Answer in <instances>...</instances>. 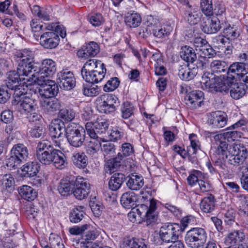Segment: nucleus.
Listing matches in <instances>:
<instances>
[{"label": "nucleus", "instance_id": "f257e3e1", "mask_svg": "<svg viewBox=\"0 0 248 248\" xmlns=\"http://www.w3.org/2000/svg\"><path fill=\"white\" fill-rule=\"evenodd\" d=\"M208 136L214 138L217 146L215 154L216 159L214 165L223 172L229 171V165L239 166L242 164L248 155V148L243 144H228L221 134L209 132Z\"/></svg>", "mask_w": 248, "mask_h": 248}, {"label": "nucleus", "instance_id": "f03ea898", "mask_svg": "<svg viewBox=\"0 0 248 248\" xmlns=\"http://www.w3.org/2000/svg\"><path fill=\"white\" fill-rule=\"evenodd\" d=\"M226 79L216 77L213 74L206 72L202 76V81L205 87L212 92L228 93L231 80H237L248 73V63L236 62L228 67Z\"/></svg>", "mask_w": 248, "mask_h": 248}, {"label": "nucleus", "instance_id": "7ed1b4c3", "mask_svg": "<svg viewBox=\"0 0 248 248\" xmlns=\"http://www.w3.org/2000/svg\"><path fill=\"white\" fill-rule=\"evenodd\" d=\"M36 157L43 164L51 163L57 169H62L67 164L66 158L60 150L54 149L48 140H43L38 143Z\"/></svg>", "mask_w": 248, "mask_h": 248}, {"label": "nucleus", "instance_id": "20e7f679", "mask_svg": "<svg viewBox=\"0 0 248 248\" xmlns=\"http://www.w3.org/2000/svg\"><path fill=\"white\" fill-rule=\"evenodd\" d=\"M156 208V200L152 199L150 201L149 206L141 204L132 208L131 211L128 214V217L133 223L142 220L146 221L147 225H149L157 220Z\"/></svg>", "mask_w": 248, "mask_h": 248}, {"label": "nucleus", "instance_id": "39448f33", "mask_svg": "<svg viewBox=\"0 0 248 248\" xmlns=\"http://www.w3.org/2000/svg\"><path fill=\"white\" fill-rule=\"evenodd\" d=\"M34 83L31 87L34 93L38 92L42 96L46 98L53 97L57 95L59 88L55 81L48 79H34Z\"/></svg>", "mask_w": 248, "mask_h": 248}, {"label": "nucleus", "instance_id": "423d86ee", "mask_svg": "<svg viewBox=\"0 0 248 248\" xmlns=\"http://www.w3.org/2000/svg\"><path fill=\"white\" fill-rule=\"evenodd\" d=\"M27 89L16 90L13 93L12 103L16 105L20 103L21 111L25 113L33 111L37 108V102L35 99L27 96Z\"/></svg>", "mask_w": 248, "mask_h": 248}, {"label": "nucleus", "instance_id": "0eeeda50", "mask_svg": "<svg viewBox=\"0 0 248 248\" xmlns=\"http://www.w3.org/2000/svg\"><path fill=\"white\" fill-rule=\"evenodd\" d=\"M29 155L27 147L23 144H15L10 151V156L6 161V164L10 170L17 168L25 161Z\"/></svg>", "mask_w": 248, "mask_h": 248}, {"label": "nucleus", "instance_id": "6e6552de", "mask_svg": "<svg viewBox=\"0 0 248 248\" xmlns=\"http://www.w3.org/2000/svg\"><path fill=\"white\" fill-rule=\"evenodd\" d=\"M65 137L71 146L74 147H81L85 139V131L75 123H71L67 125Z\"/></svg>", "mask_w": 248, "mask_h": 248}, {"label": "nucleus", "instance_id": "1a4fd4ad", "mask_svg": "<svg viewBox=\"0 0 248 248\" xmlns=\"http://www.w3.org/2000/svg\"><path fill=\"white\" fill-rule=\"evenodd\" d=\"M207 238L205 231L202 228H193L186 233L185 241L191 248H199L204 245Z\"/></svg>", "mask_w": 248, "mask_h": 248}, {"label": "nucleus", "instance_id": "9d476101", "mask_svg": "<svg viewBox=\"0 0 248 248\" xmlns=\"http://www.w3.org/2000/svg\"><path fill=\"white\" fill-rule=\"evenodd\" d=\"M181 230V227L178 224L166 223L160 227L159 236L162 242L169 243L178 239Z\"/></svg>", "mask_w": 248, "mask_h": 248}, {"label": "nucleus", "instance_id": "9b49d317", "mask_svg": "<svg viewBox=\"0 0 248 248\" xmlns=\"http://www.w3.org/2000/svg\"><path fill=\"white\" fill-rule=\"evenodd\" d=\"M108 127V124L104 119L98 120L94 123L87 122L85 124L87 134L90 138L102 137L106 134Z\"/></svg>", "mask_w": 248, "mask_h": 248}, {"label": "nucleus", "instance_id": "f8f14e48", "mask_svg": "<svg viewBox=\"0 0 248 248\" xmlns=\"http://www.w3.org/2000/svg\"><path fill=\"white\" fill-rule=\"evenodd\" d=\"M25 80L24 77H21L18 73L16 71H11L7 74V78L5 80V84L7 88L11 90L19 89H27L28 86L25 85V82L24 81L22 84L19 83L21 81Z\"/></svg>", "mask_w": 248, "mask_h": 248}, {"label": "nucleus", "instance_id": "ddd939ff", "mask_svg": "<svg viewBox=\"0 0 248 248\" xmlns=\"http://www.w3.org/2000/svg\"><path fill=\"white\" fill-rule=\"evenodd\" d=\"M101 102L99 103V108L105 113L113 112L119 105L118 98L113 94H106L100 97Z\"/></svg>", "mask_w": 248, "mask_h": 248}, {"label": "nucleus", "instance_id": "4468645a", "mask_svg": "<svg viewBox=\"0 0 248 248\" xmlns=\"http://www.w3.org/2000/svg\"><path fill=\"white\" fill-rule=\"evenodd\" d=\"M37 70V77L35 79H48L56 71L55 62L51 59H46L42 61L41 67Z\"/></svg>", "mask_w": 248, "mask_h": 248}, {"label": "nucleus", "instance_id": "2eb2a0df", "mask_svg": "<svg viewBox=\"0 0 248 248\" xmlns=\"http://www.w3.org/2000/svg\"><path fill=\"white\" fill-rule=\"evenodd\" d=\"M76 188L73 193L75 197L80 200L87 198L90 191V185L88 181L83 177H78L75 181Z\"/></svg>", "mask_w": 248, "mask_h": 248}, {"label": "nucleus", "instance_id": "dca6fc26", "mask_svg": "<svg viewBox=\"0 0 248 248\" xmlns=\"http://www.w3.org/2000/svg\"><path fill=\"white\" fill-rule=\"evenodd\" d=\"M57 82L61 88L65 90H70L76 85V79L72 72L62 70L58 73Z\"/></svg>", "mask_w": 248, "mask_h": 248}, {"label": "nucleus", "instance_id": "f3484780", "mask_svg": "<svg viewBox=\"0 0 248 248\" xmlns=\"http://www.w3.org/2000/svg\"><path fill=\"white\" fill-rule=\"evenodd\" d=\"M40 44L45 48L52 49L59 44L60 38L58 34L54 31H46L40 36Z\"/></svg>", "mask_w": 248, "mask_h": 248}, {"label": "nucleus", "instance_id": "a211bd4d", "mask_svg": "<svg viewBox=\"0 0 248 248\" xmlns=\"http://www.w3.org/2000/svg\"><path fill=\"white\" fill-rule=\"evenodd\" d=\"M38 67L35 65L33 62H18L16 72L22 77L31 76L33 80L37 77Z\"/></svg>", "mask_w": 248, "mask_h": 248}, {"label": "nucleus", "instance_id": "6ab92c4d", "mask_svg": "<svg viewBox=\"0 0 248 248\" xmlns=\"http://www.w3.org/2000/svg\"><path fill=\"white\" fill-rule=\"evenodd\" d=\"M228 116L223 111L212 112L209 118L208 123L213 127L217 128L224 127L227 124Z\"/></svg>", "mask_w": 248, "mask_h": 248}, {"label": "nucleus", "instance_id": "aec40b11", "mask_svg": "<svg viewBox=\"0 0 248 248\" xmlns=\"http://www.w3.org/2000/svg\"><path fill=\"white\" fill-rule=\"evenodd\" d=\"M49 131L50 135L52 137L61 139L65 137V133H66L67 126H65L64 122L61 120L55 119L50 126Z\"/></svg>", "mask_w": 248, "mask_h": 248}, {"label": "nucleus", "instance_id": "412c9836", "mask_svg": "<svg viewBox=\"0 0 248 248\" xmlns=\"http://www.w3.org/2000/svg\"><path fill=\"white\" fill-rule=\"evenodd\" d=\"M203 93L201 91L189 92L185 98L186 104L193 108L200 107L203 101Z\"/></svg>", "mask_w": 248, "mask_h": 248}, {"label": "nucleus", "instance_id": "4be33fe9", "mask_svg": "<svg viewBox=\"0 0 248 248\" xmlns=\"http://www.w3.org/2000/svg\"><path fill=\"white\" fill-rule=\"evenodd\" d=\"M201 29L207 34L215 33L221 28L220 20L216 17L208 18L201 24Z\"/></svg>", "mask_w": 248, "mask_h": 248}, {"label": "nucleus", "instance_id": "5701e85b", "mask_svg": "<svg viewBox=\"0 0 248 248\" xmlns=\"http://www.w3.org/2000/svg\"><path fill=\"white\" fill-rule=\"evenodd\" d=\"M245 239V235L241 231H235L229 233L225 238V244L230 246L242 247L241 243Z\"/></svg>", "mask_w": 248, "mask_h": 248}, {"label": "nucleus", "instance_id": "b1692460", "mask_svg": "<svg viewBox=\"0 0 248 248\" xmlns=\"http://www.w3.org/2000/svg\"><path fill=\"white\" fill-rule=\"evenodd\" d=\"M99 52L98 45L94 42H90L85 48L78 50L77 55L79 57L88 58L89 57H94Z\"/></svg>", "mask_w": 248, "mask_h": 248}, {"label": "nucleus", "instance_id": "393cba45", "mask_svg": "<svg viewBox=\"0 0 248 248\" xmlns=\"http://www.w3.org/2000/svg\"><path fill=\"white\" fill-rule=\"evenodd\" d=\"M104 63L96 59H89L87 60L84 64L83 66L81 68V73L82 77L83 78L95 71L98 69L101 66H103Z\"/></svg>", "mask_w": 248, "mask_h": 248}, {"label": "nucleus", "instance_id": "a878e982", "mask_svg": "<svg viewBox=\"0 0 248 248\" xmlns=\"http://www.w3.org/2000/svg\"><path fill=\"white\" fill-rule=\"evenodd\" d=\"M232 82H233L231 80V83L230 85V88H231L230 91L231 97L235 100L242 98L246 94L248 88L247 85L242 82L234 84H232Z\"/></svg>", "mask_w": 248, "mask_h": 248}, {"label": "nucleus", "instance_id": "bb28decb", "mask_svg": "<svg viewBox=\"0 0 248 248\" xmlns=\"http://www.w3.org/2000/svg\"><path fill=\"white\" fill-rule=\"evenodd\" d=\"M107 69L104 64L103 66H101L98 69H96L93 72L85 76L83 79L87 82L91 83H97L101 82L104 78Z\"/></svg>", "mask_w": 248, "mask_h": 248}, {"label": "nucleus", "instance_id": "cd10ccee", "mask_svg": "<svg viewBox=\"0 0 248 248\" xmlns=\"http://www.w3.org/2000/svg\"><path fill=\"white\" fill-rule=\"evenodd\" d=\"M124 160V157L122 156V153H118L115 157L108 159L106 163L105 167L107 172L111 174L116 171Z\"/></svg>", "mask_w": 248, "mask_h": 248}, {"label": "nucleus", "instance_id": "c85d7f7f", "mask_svg": "<svg viewBox=\"0 0 248 248\" xmlns=\"http://www.w3.org/2000/svg\"><path fill=\"white\" fill-rule=\"evenodd\" d=\"M40 167L36 162H28L24 165L21 168V172L20 173L22 177H31L37 174L39 171Z\"/></svg>", "mask_w": 248, "mask_h": 248}, {"label": "nucleus", "instance_id": "c756f323", "mask_svg": "<svg viewBox=\"0 0 248 248\" xmlns=\"http://www.w3.org/2000/svg\"><path fill=\"white\" fill-rule=\"evenodd\" d=\"M126 178L128 179L126 186L131 190H139L144 185L142 177L139 175L132 173L126 177Z\"/></svg>", "mask_w": 248, "mask_h": 248}, {"label": "nucleus", "instance_id": "7c9ffc66", "mask_svg": "<svg viewBox=\"0 0 248 248\" xmlns=\"http://www.w3.org/2000/svg\"><path fill=\"white\" fill-rule=\"evenodd\" d=\"M90 138L91 140L87 145L86 151L87 154L93 155L101 149V142L104 141V138L97 137Z\"/></svg>", "mask_w": 248, "mask_h": 248}, {"label": "nucleus", "instance_id": "2f4dec72", "mask_svg": "<svg viewBox=\"0 0 248 248\" xmlns=\"http://www.w3.org/2000/svg\"><path fill=\"white\" fill-rule=\"evenodd\" d=\"M75 187V182L68 179H62L58 186V190L62 196H67L73 191Z\"/></svg>", "mask_w": 248, "mask_h": 248}, {"label": "nucleus", "instance_id": "473e14b6", "mask_svg": "<svg viewBox=\"0 0 248 248\" xmlns=\"http://www.w3.org/2000/svg\"><path fill=\"white\" fill-rule=\"evenodd\" d=\"M202 14L196 8H192L189 6L188 9L185 12V18L190 25H196L201 20Z\"/></svg>", "mask_w": 248, "mask_h": 248}, {"label": "nucleus", "instance_id": "72a5a7b5", "mask_svg": "<svg viewBox=\"0 0 248 248\" xmlns=\"http://www.w3.org/2000/svg\"><path fill=\"white\" fill-rule=\"evenodd\" d=\"M180 57L185 61L192 64L197 60V55L194 49L187 46L181 48Z\"/></svg>", "mask_w": 248, "mask_h": 248}, {"label": "nucleus", "instance_id": "f704fd0d", "mask_svg": "<svg viewBox=\"0 0 248 248\" xmlns=\"http://www.w3.org/2000/svg\"><path fill=\"white\" fill-rule=\"evenodd\" d=\"M215 199L212 194H208L201 201L200 208L201 210L206 213H210L215 209Z\"/></svg>", "mask_w": 248, "mask_h": 248}, {"label": "nucleus", "instance_id": "c9c22d12", "mask_svg": "<svg viewBox=\"0 0 248 248\" xmlns=\"http://www.w3.org/2000/svg\"><path fill=\"white\" fill-rule=\"evenodd\" d=\"M126 177L122 173H115L111 176L108 182V187L113 191L119 189L124 181Z\"/></svg>", "mask_w": 248, "mask_h": 248}, {"label": "nucleus", "instance_id": "e433bc0d", "mask_svg": "<svg viewBox=\"0 0 248 248\" xmlns=\"http://www.w3.org/2000/svg\"><path fill=\"white\" fill-rule=\"evenodd\" d=\"M137 198L134 193L127 192L124 193L121 198V203L122 206L127 209L135 207Z\"/></svg>", "mask_w": 248, "mask_h": 248}, {"label": "nucleus", "instance_id": "4c0bfd02", "mask_svg": "<svg viewBox=\"0 0 248 248\" xmlns=\"http://www.w3.org/2000/svg\"><path fill=\"white\" fill-rule=\"evenodd\" d=\"M18 191L21 197L28 201H33L37 196V191L27 185L19 187Z\"/></svg>", "mask_w": 248, "mask_h": 248}, {"label": "nucleus", "instance_id": "58836bf2", "mask_svg": "<svg viewBox=\"0 0 248 248\" xmlns=\"http://www.w3.org/2000/svg\"><path fill=\"white\" fill-rule=\"evenodd\" d=\"M198 73V68H187L186 66H180L178 75L184 80L188 81L193 79Z\"/></svg>", "mask_w": 248, "mask_h": 248}, {"label": "nucleus", "instance_id": "ea45409f", "mask_svg": "<svg viewBox=\"0 0 248 248\" xmlns=\"http://www.w3.org/2000/svg\"><path fill=\"white\" fill-rule=\"evenodd\" d=\"M42 106L45 111L51 113L60 109L61 103L57 99L50 97L44 100Z\"/></svg>", "mask_w": 248, "mask_h": 248}, {"label": "nucleus", "instance_id": "a19ab883", "mask_svg": "<svg viewBox=\"0 0 248 248\" xmlns=\"http://www.w3.org/2000/svg\"><path fill=\"white\" fill-rule=\"evenodd\" d=\"M121 248H148L144 239H124Z\"/></svg>", "mask_w": 248, "mask_h": 248}, {"label": "nucleus", "instance_id": "79ce46f5", "mask_svg": "<svg viewBox=\"0 0 248 248\" xmlns=\"http://www.w3.org/2000/svg\"><path fill=\"white\" fill-rule=\"evenodd\" d=\"M126 24L131 28H136L139 26L141 22V17L140 14L135 13H128L124 17Z\"/></svg>", "mask_w": 248, "mask_h": 248}, {"label": "nucleus", "instance_id": "37998d69", "mask_svg": "<svg viewBox=\"0 0 248 248\" xmlns=\"http://www.w3.org/2000/svg\"><path fill=\"white\" fill-rule=\"evenodd\" d=\"M73 164L78 168L84 169L88 164V159L84 153H75L71 157Z\"/></svg>", "mask_w": 248, "mask_h": 248}, {"label": "nucleus", "instance_id": "c03bdc74", "mask_svg": "<svg viewBox=\"0 0 248 248\" xmlns=\"http://www.w3.org/2000/svg\"><path fill=\"white\" fill-rule=\"evenodd\" d=\"M84 207L78 206L73 208L70 214L69 219L74 223H77L81 221L84 217Z\"/></svg>", "mask_w": 248, "mask_h": 248}, {"label": "nucleus", "instance_id": "a18cd8bd", "mask_svg": "<svg viewBox=\"0 0 248 248\" xmlns=\"http://www.w3.org/2000/svg\"><path fill=\"white\" fill-rule=\"evenodd\" d=\"M210 67L212 72L220 73L228 70V64L223 61L213 60L210 64Z\"/></svg>", "mask_w": 248, "mask_h": 248}, {"label": "nucleus", "instance_id": "49530a36", "mask_svg": "<svg viewBox=\"0 0 248 248\" xmlns=\"http://www.w3.org/2000/svg\"><path fill=\"white\" fill-rule=\"evenodd\" d=\"M16 56L19 58L18 62H33L34 54L30 49H24L17 52Z\"/></svg>", "mask_w": 248, "mask_h": 248}, {"label": "nucleus", "instance_id": "de8ad7c7", "mask_svg": "<svg viewBox=\"0 0 248 248\" xmlns=\"http://www.w3.org/2000/svg\"><path fill=\"white\" fill-rule=\"evenodd\" d=\"M75 114L73 109L66 107L60 109L58 116L65 121L70 122L75 118Z\"/></svg>", "mask_w": 248, "mask_h": 248}, {"label": "nucleus", "instance_id": "09e8293b", "mask_svg": "<svg viewBox=\"0 0 248 248\" xmlns=\"http://www.w3.org/2000/svg\"><path fill=\"white\" fill-rule=\"evenodd\" d=\"M134 106L129 102H124L121 107V116L123 119H127L134 114Z\"/></svg>", "mask_w": 248, "mask_h": 248}, {"label": "nucleus", "instance_id": "8fccbe9b", "mask_svg": "<svg viewBox=\"0 0 248 248\" xmlns=\"http://www.w3.org/2000/svg\"><path fill=\"white\" fill-rule=\"evenodd\" d=\"M0 182L1 188L3 190L11 191L13 188L15 180L10 174H7L3 176Z\"/></svg>", "mask_w": 248, "mask_h": 248}, {"label": "nucleus", "instance_id": "3c124183", "mask_svg": "<svg viewBox=\"0 0 248 248\" xmlns=\"http://www.w3.org/2000/svg\"><path fill=\"white\" fill-rule=\"evenodd\" d=\"M150 34L153 35L156 38H163L168 37L170 34V31L169 29H166L164 28H158L156 26L155 28H152L149 31Z\"/></svg>", "mask_w": 248, "mask_h": 248}, {"label": "nucleus", "instance_id": "603ef678", "mask_svg": "<svg viewBox=\"0 0 248 248\" xmlns=\"http://www.w3.org/2000/svg\"><path fill=\"white\" fill-rule=\"evenodd\" d=\"M83 94L88 96H95L99 94V88L97 85H91L83 84L82 87Z\"/></svg>", "mask_w": 248, "mask_h": 248}, {"label": "nucleus", "instance_id": "864d4df0", "mask_svg": "<svg viewBox=\"0 0 248 248\" xmlns=\"http://www.w3.org/2000/svg\"><path fill=\"white\" fill-rule=\"evenodd\" d=\"M201 8L203 13L206 16L213 14V8L212 0H201Z\"/></svg>", "mask_w": 248, "mask_h": 248}, {"label": "nucleus", "instance_id": "5fc2aeb1", "mask_svg": "<svg viewBox=\"0 0 248 248\" xmlns=\"http://www.w3.org/2000/svg\"><path fill=\"white\" fill-rule=\"evenodd\" d=\"M223 34L228 39L229 42L234 40L240 35L237 29L230 25L223 30Z\"/></svg>", "mask_w": 248, "mask_h": 248}, {"label": "nucleus", "instance_id": "6e6d98bb", "mask_svg": "<svg viewBox=\"0 0 248 248\" xmlns=\"http://www.w3.org/2000/svg\"><path fill=\"white\" fill-rule=\"evenodd\" d=\"M198 55L205 56L209 59L213 57L216 55L215 50L208 43L203 46L197 52Z\"/></svg>", "mask_w": 248, "mask_h": 248}, {"label": "nucleus", "instance_id": "4d7b16f0", "mask_svg": "<svg viewBox=\"0 0 248 248\" xmlns=\"http://www.w3.org/2000/svg\"><path fill=\"white\" fill-rule=\"evenodd\" d=\"M120 83V81L118 78L116 77L112 78L104 85V91L106 92L113 91L118 87Z\"/></svg>", "mask_w": 248, "mask_h": 248}, {"label": "nucleus", "instance_id": "13d9d810", "mask_svg": "<svg viewBox=\"0 0 248 248\" xmlns=\"http://www.w3.org/2000/svg\"><path fill=\"white\" fill-rule=\"evenodd\" d=\"M203 178V176L201 171L197 170H194L187 178V181L188 184L190 186H193L196 183H199L201 179Z\"/></svg>", "mask_w": 248, "mask_h": 248}, {"label": "nucleus", "instance_id": "bf43d9fd", "mask_svg": "<svg viewBox=\"0 0 248 248\" xmlns=\"http://www.w3.org/2000/svg\"><path fill=\"white\" fill-rule=\"evenodd\" d=\"M29 134L33 138H40L44 134V128L41 124H36L31 128Z\"/></svg>", "mask_w": 248, "mask_h": 248}, {"label": "nucleus", "instance_id": "052dcab7", "mask_svg": "<svg viewBox=\"0 0 248 248\" xmlns=\"http://www.w3.org/2000/svg\"><path fill=\"white\" fill-rule=\"evenodd\" d=\"M225 140L230 142L234 141L241 137L242 133L238 130H233L231 131L226 132L223 134H221Z\"/></svg>", "mask_w": 248, "mask_h": 248}, {"label": "nucleus", "instance_id": "680f3d73", "mask_svg": "<svg viewBox=\"0 0 248 248\" xmlns=\"http://www.w3.org/2000/svg\"><path fill=\"white\" fill-rule=\"evenodd\" d=\"M212 42L215 46L226 47L227 44H230L228 39L224 35H218L212 39Z\"/></svg>", "mask_w": 248, "mask_h": 248}, {"label": "nucleus", "instance_id": "e2e57ef3", "mask_svg": "<svg viewBox=\"0 0 248 248\" xmlns=\"http://www.w3.org/2000/svg\"><path fill=\"white\" fill-rule=\"evenodd\" d=\"M107 134L109 140L115 141L121 139L124 133L119 129L118 127H115L112 129L110 133L108 132Z\"/></svg>", "mask_w": 248, "mask_h": 248}, {"label": "nucleus", "instance_id": "0e129e2a", "mask_svg": "<svg viewBox=\"0 0 248 248\" xmlns=\"http://www.w3.org/2000/svg\"><path fill=\"white\" fill-rule=\"evenodd\" d=\"M122 156L124 158L132 155L134 153V148L129 143L125 142L122 145L120 150Z\"/></svg>", "mask_w": 248, "mask_h": 248}, {"label": "nucleus", "instance_id": "69168bd1", "mask_svg": "<svg viewBox=\"0 0 248 248\" xmlns=\"http://www.w3.org/2000/svg\"><path fill=\"white\" fill-rule=\"evenodd\" d=\"M101 149L105 155H112L116 150L114 144L109 141H106L101 147Z\"/></svg>", "mask_w": 248, "mask_h": 248}, {"label": "nucleus", "instance_id": "338daca9", "mask_svg": "<svg viewBox=\"0 0 248 248\" xmlns=\"http://www.w3.org/2000/svg\"><path fill=\"white\" fill-rule=\"evenodd\" d=\"M90 227L88 224H85L81 226H76L72 228H70L69 232L72 235H79L82 234L85 230H87Z\"/></svg>", "mask_w": 248, "mask_h": 248}, {"label": "nucleus", "instance_id": "774afa93", "mask_svg": "<svg viewBox=\"0 0 248 248\" xmlns=\"http://www.w3.org/2000/svg\"><path fill=\"white\" fill-rule=\"evenodd\" d=\"M1 120L4 123H11L14 118L13 112L10 110H5L1 113Z\"/></svg>", "mask_w": 248, "mask_h": 248}]
</instances>
